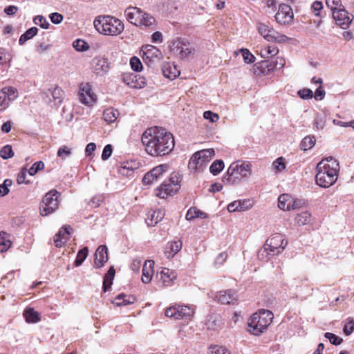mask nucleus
Instances as JSON below:
<instances>
[{
  "mask_svg": "<svg viewBox=\"0 0 354 354\" xmlns=\"http://www.w3.org/2000/svg\"><path fill=\"white\" fill-rule=\"evenodd\" d=\"M142 143L146 152L151 156H163L174 149L173 135L166 129L155 127L147 129L142 135Z\"/></svg>",
  "mask_w": 354,
  "mask_h": 354,
  "instance_id": "obj_1",
  "label": "nucleus"
},
{
  "mask_svg": "<svg viewBox=\"0 0 354 354\" xmlns=\"http://www.w3.org/2000/svg\"><path fill=\"white\" fill-rule=\"evenodd\" d=\"M315 180L317 185L323 188L332 186L337 179L339 165L332 156L327 157L317 165Z\"/></svg>",
  "mask_w": 354,
  "mask_h": 354,
  "instance_id": "obj_2",
  "label": "nucleus"
},
{
  "mask_svg": "<svg viewBox=\"0 0 354 354\" xmlns=\"http://www.w3.org/2000/svg\"><path fill=\"white\" fill-rule=\"evenodd\" d=\"M273 314L268 310H259L254 313L248 320V331L254 335H260L271 324Z\"/></svg>",
  "mask_w": 354,
  "mask_h": 354,
  "instance_id": "obj_3",
  "label": "nucleus"
},
{
  "mask_svg": "<svg viewBox=\"0 0 354 354\" xmlns=\"http://www.w3.org/2000/svg\"><path fill=\"white\" fill-rule=\"evenodd\" d=\"M94 26L99 32L105 35H118L124 30L122 21L111 16H99L95 19Z\"/></svg>",
  "mask_w": 354,
  "mask_h": 354,
  "instance_id": "obj_4",
  "label": "nucleus"
},
{
  "mask_svg": "<svg viewBox=\"0 0 354 354\" xmlns=\"http://www.w3.org/2000/svg\"><path fill=\"white\" fill-rule=\"evenodd\" d=\"M252 174V165L248 161L232 162L227 169L226 175L223 177V182L234 184L239 181V177L248 178Z\"/></svg>",
  "mask_w": 354,
  "mask_h": 354,
  "instance_id": "obj_5",
  "label": "nucleus"
},
{
  "mask_svg": "<svg viewBox=\"0 0 354 354\" xmlns=\"http://www.w3.org/2000/svg\"><path fill=\"white\" fill-rule=\"evenodd\" d=\"M213 149H203L195 152L191 157L188 167L192 170L202 171L214 156Z\"/></svg>",
  "mask_w": 354,
  "mask_h": 354,
  "instance_id": "obj_6",
  "label": "nucleus"
},
{
  "mask_svg": "<svg viewBox=\"0 0 354 354\" xmlns=\"http://www.w3.org/2000/svg\"><path fill=\"white\" fill-rule=\"evenodd\" d=\"M59 195L60 194L55 189H52L46 194L42 200V205L40 207L42 216L52 214L58 208V198Z\"/></svg>",
  "mask_w": 354,
  "mask_h": 354,
  "instance_id": "obj_7",
  "label": "nucleus"
},
{
  "mask_svg": "<svg viewBox=\"0 0 354 354\" xmlns=\"http://www.w3.org/2000/svg\"><path fill=\"white\" fill-rule=\"evenodd\" d=\"M257 29L258 30L259 33L266 40L270 42H285L288 39L286 35L279 33L272 27L268 26L264 23L257 22Z\"/></svg>",
  "mask_w": 354,
  "mask_h": 354,
  "instance_id": "obj_8",
  "label": "nucleus"
},
{
  "mask_svg": "<svg viewBox=\"0 0 354 354\" xmlns=\"http://www.w3.org/2000/svg\"><path fill=\"white\" fill-rule=\"evenodd\" d=\"M179 188L178 179L171 177L169 180H165L160 187L155 189V194L160 198H166L169 196L176 194Z\"/></svg>",
  "mask_w": 354,
  "mask_h": 354,
  "instance_id": "obj_9",
  "label": "nucleus"
},
{
  "mask_svg": "<svg viewBox=\"0 0 354 354\" xmlns=\"http://www.w3.org/2000/svg\"><path fill=\"white\" fill-rule=\"evenodd\" d=\"M194 314V309L189 306L175 305L166 309L165 315L175 319H190Z\"/></svg>",
  "mask_w": 354,
  "mask_h": 354,
  "instance_id": "obj_10",
  "label": "nucleus"
},
{
  "mask_svg": "<svg viewBox=\"0 0 354 354\" xmlns=\"http://www.w3.org/2000/svg\"><path fill=\"white\" fill-rule=\"evenodd\" d=\"M169 48L174 54L179 55L181 58H187L194 50L192 45L186 39L182 38H178L172 41Z\"/></svg>",
  "mask_w": 354,
  "mask_h": 354,
  "instance_id": "obj_11",
  "label": "nucleus"
},
{
  "mask_svg": "<svg viewBox=\"0 0 354 354\" xmlns=\"http://www.w3.org/2000/svg\"><path fill=\"white\" fill-rule=\"evenodd\" d=\"M288 244V241L285 236L281 234H276L272 235L270 238L266 240L265 245L269 249V252L272 255H275L281 253Z\"/></svg>",
  "mask_w": 354,
  "mask_h": 354,
  "instance_id": "obj_12",
  "label": "nucleus"
},
{
  "mask_svg": "<svg viewBox=\"0 0 354 354\" xmlns=\"http://www.w3.org/2000/svg\"><path fill=\"white\" fill-rule=\"evenodd\" d=\"M18 97V91L13 86H6L0 90V111L6 110L10 103Z\"/></svg>",
  "mask_w": 354,
  "mask_h": 354,
  "instance_id": "obj_13",
  "label": "nucleus"
},
{
  "mask_svg": "<svg viewBox=\"0 0 354 354\" xmlns=\"http://www.w3.org/2000/svg\"><path fill=\"white\" fill-rule=\"evenodd\" d=\"M140 53L145 63L148 66L152 65L156 60L162 58L161 51L157 47L149 44L143 46Z\"/></svg>",
  "mask_w": 354,
  "mask_h": 354,
  "instance_id": "obj_14",
  "label": "nucleus"
},
{
  "mask_svg": "<svg viewBox=\"0 0 354 354\" xmlns=\"http://www.w3.org/2000/svg\"><path fill=\"white\" fill-rule=\"evenodd\" d=\"M64 91L59 86L49 88L42 93V97L51 106L59 105L63 101Z\"/></svg>",
  "mask_w": 354,
  "mask_h": 354,
  "instance_id": "obj_15",
  "label": "nucleus"
},
{
  "mask_svg": "<svg viewBox=\"0 0 354 354\" xmlns=\"http://www.w3.org/2000/svg\"><path fill=\"white\" fill-rule=\"evenodd\" d=\"M79 100L81 103L87 106H91L96 102L97 96L92 91L91 86L88 83L81 84Z\"/></svg>",
  "mask_w": 354,
  "mask_h": 354,
  "instance_id": "obj_16",
  "label": "nucleus"
},
{
  "mask_svg": "<svg viewBox=\"0 0 354 354\" xmlns=\"http://www.w3.org/2000/svg\"><path fill=\"white\" fill-rule=\"evenodd\" d=\"M276 70L274 61L263 60L254 64L253 72L257 76H266Z\"/></svg>",
  "mask_w": 354,
  "mask_h": 354,
  "instance_id": "obj_17",
  "label": "nucleus"
},
{
  "mask_svg": "<svg viewBox=\"0 0 354 354\" xmlns=\"http://www.w3.org/2000/svg\"><path fill=\"white\" fill-rule=\"evenodd\" d=\"M292 17L293 12L291 7L285 3L281 4L275 15L276 21L281 24H285L290 22Z\"/></svg>",
  "mask_w": 354,
  "mask_h": 354,
  "instance_id": "obj_18",
  "label": "nucleus"
},
{
  "mask_svg": "<svg viewBox=\"0 0 354 354\" xmlns=\"http://www.w3.org/2000/svg\"><path fill=\"white\" fill-rule=\"evenodd\" d=\"M333 16L336 24L342 28H347L352 21V18L348 16V13L344 9H338L333 12Z\"/></svg>",
  "mask_w": 354,
  "mask_h": 354,
  "instance_id": "obj_19",
  "label": "nucleus"
},
{
  "mask_svg": "<svg viewBox=\"0 0 354 354\" xmlns=\"http://www.w3.org/2000/svg\"><path fill=\"white\" fill-rule=\"evenodd\" d=\"M142 10L138 7H128L125 11L124 14L126 15L127 19L132 24L138 26L141 23L142 20L140 19L142 16Z\"/></svg>",
  "mask_w": 354,
  "mask_h": 354,
  "instance_id": "obj_20",
  "label": "nucleus"
},
{
  "mask_svg": "<svg viewBox=\"0 0 354 354\" xmlns=\"http://www.w3.org/2000/svg\"><path fill=\"white\" fill-rule=\"evenodd\" d=\"M72 228L70 225L62 227L54 236V243L57 248H61L68 239Z\"/></svg>",
  "mask_w": 354,
  "mask_h": 354,
  "instance_id": "obj_21",
  "label": "nucleus"
},
{
  "mask_svg": "<svg viewBox=\"0 0 354 354\" xmlns=\"http://www.w3.org/2000/svg\"><path fill=\"white\" fill-rule=\"evenodd\" d=\"M107 248L104 245H100L95 253L94 266L96 268L104 266L108 261Z\"/></svg>",
  "mask_w": 354,
  "mask_h": 354,
  "instance_id": "obj_22",
  "label": "nucleus"
},
{
  "mask_svg": "<svg viewBox=\"0 0 354 354\" xmlns=\"http://www.w3.org/2000/svg\"><path fill=\"white\" fill-rule=\"evenodd\" d=\"M216 297L222 304H234L237 300L236 292L232 290L219 291Z\"/></svg>",
  "mask_w": 354,
  "mask_h": 354,
  "instance_id": "obj_23",
  "label": "nucleus"
},
{
  "mask_svg": "<svg viewBox=\"0 0 354 354\" xmlns=\"http://www.w3.org/2000/svg\"><path fill=\"white\" fill-rule=\"evenodd\" d=\"M92 68L93 73L97 75H103L106 73L109 69V64L106 59L95 57L92 61Z\"/></svg>",
  "mask_w": 354,
  "mask_h": 354,
  "instance_id": "obj_24",
  "label": "nucleus"
},
{
  "mask_svg": "<svg viewBox=\"0 0 354 354\" xmlns=\"http://www.w3.org/2000/svg\"><path fill=\"white\" fill-rule=\"evenodd\" d=\"M154 262L152 260L146 261L142 267V281L145 283H149L152 279Z\"/></svg>",
  "mask_w": 354,
  "mask_h": 354,
  "instance_id": "obj_25",
  "label": "nucleus"
},
{
  "mask_svg": "<svg viewBox=\"0 0 354 354\" xmlns=\"http://www.w3.org/2000/svg\"><path fill=\"white\" fill-rule=\"evenodd\" d=\"M164 216V211L160 209L149 212L146 218V223L149 226H154L162 221Z\"/></svg>",
  "mask_w": 354,
  "mask_h": 354,
  "instance_id": "obj_26",
  "label": "nucleus"
},
{
  "mask_svg": "<svg viewBox=\"0 0 354 354\" xmlns=\"http://www.w3.org/2000/svg\"><path fill=\"white\" fill-rule=\"evenodd\" d=\"M136 301V297L133 295H127L125 294L118 295L113 301L117 306H127L133 304Z\"/></svg>",
  "mask_w": 354,
  "mask_h": 354,
  "instance_id": "obj_27",
  "label": "nucleus"
},
{
  "mask_svg": "<svg viewBox=\"0 0 354 354\" xmlns=\"http://www.w3.org/2000/svg\"><path fill=\"white\" fill-rule=\"evenodd\" d=\"M183 243L180 241H172L168 243V247L165 252L167 259L172 258L182 248Z\"/></svg>",
  "mask_w": 354,
  "mask_h": 354,
  "instance_id": "obj_28",
  "label": "nucleus"
},
{
  "mask_svg": "<svg viewBox=\"0 0 354 354\" xmlns=\"http://www.w3.org/2000/svg\"><path fill=\"white\" fill-rule=\"evenodd\" d=\"M23 315L28 323H37L40 321L39 313L32 308H26L24 311Z\"/></svg>",
  "mask_w": 354,
  "mask_h": 354,
  "instance_id": "obj_29",
  "label": "nucleus"
},
{
  "mask_svg": "<svg viewBox=\"0 0 354 354\" xmlns=\"http://www.w3.org/2000/svg\"><path fill=\"white\" fill-rule=\"evenodd\" d=\"M222 319L218 315H209L206 322V326L208 330H216L221 327Z\"/></svg>",
  "mask_w": 354,
  "mask_h": 354,
  "instance_id": "obj_30",
  "label": "nucleus"
},
{
  "mask_svg": "<svg viewBox=\"0 0 354 354\" xmlns=\"http://www.w3.org/2000/svg\"><path fill=\"white\" fill-rule=\"evenodd\" d=\"M115 274V269L111 266L107 272L105 274L103 280V291L106 292L110 288L113 283V280Z\"/></svg>",
  "mask_w": 354,
  "mask_h": 354,
  "instance_id": "obj_31",
  "label": "nucleus"
},
{
  "mask_svg": "<svg viewBox=\"0 0 354 354\" xmlns=\"http://www.w3.org/2000/svg\"><path fill=\"white\" fill-rule=\"evenodd\" d=\"M162 70L165 77L169 79H174L180 74V72L176 69V66L171 65L169 63L165 64L162 66Z\"/></svg>",
  "mask_w": 354,
  "mask_h": 354,
  "instance_id": "obj_32",
  "label": "nucleus"
},
{
  "mask_svg": "<svg viewBox=\"0 0 354 354\" xmlns=\"http://www.w3.org/2000/svg\"><path fill=\"white\" fill-rule=\"evenodd\" d=\"M11 245L10 234L3 231L0 232V252L7 251Z\"/></svg>",
  "mask_w": 354,
  "mask_h": 354,
  "instance_id": "obj_33",
  "label": "nucleus"
},
{
  "mask_svg": "<svg viewBox=\"0 0 354 354\" xmlns=\"http://www.w3.org/2000/svg\"><path fill=\"white\" fill-rule=\"evenodd\" d=\"M292 196L288 194H283L278 198V207L282 210H290Z\"/></svg>",
  "mask_w": 354,
  "mask_h": 354,
  "instance_id": "obj_34",
  "label": "nucleus"
},
{
  "mask_svg": "<svg viewBox=\"0 0 354 354\" xmlns=\"http://www.w3.org/2000/svg\"><path fill=\"white\" fill-rule=\"evenodd\" d=\"M295 221L299 226L307 225L311 221V214L308 211L302 212L296 216Z\"/></svg>",
  "mask_w": 354,
  "mask_h": 354,
  "instance_id": "obj_35",
  "label": "nucleus"
},
{
  "mask_svg": "<svg viewBox=\"0 0 354 354\" xmlns=\"http://www.w3.org/2000/svg\"><path fill=\"white\" fill-rule=\"evenodd\" d=\"M38 32V28L36 27H32L28 29L24 34H22L19 39V44L24 45L26 41L32 39Z\"/></svg>",
  "mask_w": 354,
  "mask_h": 354,
  "instance_id": "obj_36",
  "label": "nucleus"
},
{
  "mask_svg": "<svg viewBox=\"0 0 354 354\" xmlns=\"http://www.w3.org/2000/svg\"><path fill=\"white\" fill-rule=\"evenodd\" d=\"M119 115V112L112 108L106 109L103 113L104 120L108 123H112L116 120Z\"/></svg>",
  "mask_w": 354,
  "mask_h": 354,
  "instance_id": "obj_37",
  "label": "nucleus"
},
{
  "mask_svg": "<svg viewBox=\"0 0 354 354\" xmlns=\"http://www.w3.org/2000/svg\"><path fill=\"white\" fill-rule=\"evenodd\" d=\"M279 53V49L274 45L267 46L261 49L260 55L262 57L268 58L276 55Z\"/></svg>",
  "mask_w": 354,
  "mask_h": 354,
  "instance_id": "obj_38",
  "label": "nucleus"
},
{
  "mask_svg": "<svg viewBox=\"0 0 354 354\" xmlns=\"http://www.w3.org/2000/svg\"><path fill=\"white\" fill-rule=\"evenodd\" d=\"M140 19L142 20L139 26L151 27L156 23V19L151 15L142 10Z\"/></svg>",
  "mask_w": 354,
  "mask_h": 354,
  "instance_id": "obj_39",
  "label": "nucleus"
},
{
  "mask_svg": "<svg viewBox=\"0 0 354 354\" xmlns=\"http://www.w3.org/2000/svg\"><path fill=\"white\" fill-rule=\"evenodd\" d=\"M137 75L135 74H125L123 76V82L131 88H138V86H140V84H136Z\"/></svg>",
  "mask_w": 354,
  "mask_h": 354,
  "instance_id": "obj_40",
  "label": "nucleus"
},
{
  "mask_svg": "<svg viewBox=\"0 0 354 354\" xmlns=\"http://www.w3.org/2000/svg\"><path fill=\"white\" fill-rule=\"evenodd\" d=\"M196 218H205V214L196 207H191L185 215V218L188 221Z\"/></svg>",
  "mask_w": 354,
  "mask_h": 354,
  "instance_id": "obj_41",
  "label": "nucleus"
},
{
  "mask_svg": "<svg viewBox=\"0 0 354 354\" xmlns=\"http://www.w3.org/2000/svg\"><path fill=\"white\" fill-rule=\"evenodd\" d=\"M315 138L314 136H306L301 141L300 147L302 150L306 151L311 149L315 144Z\"/></svg>",
  "mask_w": 354,
  "mask_h": 354,
  "instance_id": "obj_42",
  "label": "nucleus"
},
{
  "mask_svg": "<svg viewBox=\"0 0 354 354\" xmlns=\"http://www.w3.org/2000/svg\"><path fill=\"white\" fill-rule=\"evenodd\" d=\"M88 254V250L87 247L80 250L77 252L76 259L75 260V266H80L84 261Z\"/></svg>",
  "mask_w": 354,
  "mask_h": 354,
  "instance_id": "obj_43",
  "label": "nucleus"
},
{
  "mask_svg": "<svg viewBox=\"0 0 354 354\" xmlns=\"http://www.w3.org/2000/svg\"><path fill=\"white\" fill-rule=\"evenodd\" d=\"M224 168V162L221 160H216L209 167L210 172L216 176Z\"/></svg>",
  "mask_w": 354,
  "mask_h": 354,
  "instance_id": "obj_44",
  "label": "nucleus"
},
{
  "mask_svg": "<svg viewBox=\"0 0 354 354\" xmlns=\"http://www.w3.org/2000/svg\"><path fill=\"white\" fill-rule=\"evenodd\" d=\"M168 167L169 166L167 165L162 164L153 168L149 172L151 173L152 176H153V178L156 180L168 169Z\"/></svg>",
  "mask_w": 354,
  "mask_h": 354,
  "instance_id": "obj_45",
  "label": "nucleus"
},
{
  "mask_svg": "<svg viewBox=\"0 0 354 354\" xmlns=\"http://www.w3.org/2000/svg\"><path fill=\"white\" fill-rule=\"evenodd\" d=\"M13 156H14V152L12 151V147L9 145L4 146L0 150V156L4 160L10 158Z\"/></svg>",
  "mask_w": 354,
  "mask_h": 354,
  "instance_id": "obj_46",
  "label": "nucleus"
},
{
  "mask_svg": "<svg viewBox=\"0 0 354 354\" xmlns=\"http://www.w3.org/2000/svg\"><path fill=\"white\" fill-rule=\"evenodd\" d=\"M230 351L224 346L217 345L209 348L208 354H230Z\"/></svg>",
  "mask_w": 354,
  "mask_h": 354,
  "instance_id": "obj_47",
  "label": "nucleus"
},
{
  "mask_svg": "<svg viewBox=\"0 0 354 354\" xmlns=\"http://www.w3.org/2000/svg\"><path fill=\"white\" fill-rule=\"evenodd\" d=\"M44 169V163L42 161H38L35 162L31 167L28 170V173L30 176H34L39 171H41Z\"/></svg>",
  "mask_w": 354,
  "mask_h": 354,
  "instance_id": "obj_48",
  "label": "nucleus"
},
{
  "mask_svg": "<svg viewBox=\"0 0 354 354\" xmlns=\"http://www.w3.org/2000/svg\"><path fill=\"white\" fill-rule=\"evenodd\" d=\"M128 165H129L128 163L124 164V165H122L118 169V173L120 175L129 177L133 174L134 170L133 169L132 167H129Z\"/></svg>",
  "mask_w": 354,
  "mask_h": 354,
  "instance_id": "obj_49",
  "label": "nucleus"
},
{
  "mask_svg": "<svg viewBox=\"0 0 354 354\" xmlns=\"http://www.w3.org/2000/svg\"><path fill=\"white\" fill-rule=\"evenodd\" d=\"M324 337L330 341V344L335 346L341 344L343 342L341 337L331 333H326Z\"/></svg>",
  "mask_w": 354,
  "mask_h": 354,
  "instance_id": "obj_50",
  "label": "nucleus"
},
{
  "mask_svg": "<svg viewBox=\"0 0 354 354\" xmlns=\"http://www.w3.org/2000/svg\"><path fill=\"white\" fill-rule=\"evenodd\" d=\"M73 46L77 51H84L88 48V44L84 40L80 39L75 40L73 43Z\"/></svg>",
  "mask_w": 354,
  "mask_h": 354,
  "instance_id": "obj_51",
  "label": "nucleus"
},
{
  "mask_svg": "<svg viewBox=\"0 0 354 354\" xmlns=\"http://www.w3.org/2000/svg\"><path fill=\"white\" fill-rule=\"evenodd\" d=\"M33 21L36 25L39 26L44 29H47L49 26V23L47 21L46 18L41 15L36 16L34 18Z\"/></svg>",
  "mask_w": 354,
  "mask_h": 354,
  "instance_id": "obj_52",
  "label": "nucleus"
},
{
  "mask_svg": "<svg viewBox=\"0 0 354 354\" xmlns=\"http://www.w3.org/2000/svg\"><path fill=\"white\" fill-rule=\"evenodd\" d=\"M297 95L303 100H308L313 97V92L310 88H304L299 90Z\"/></svg>",
  "mask_w": 354,
  "mask_h": 354,
  "instance_id": "obj_53",
  "label": "nucleus"
},
{
  "mask_svg": "<svg viewBox=\"0 0 354 354\" xmlns=\"http://www.w3.org/2000/svg\"><path fill=\"white\" fill-rule=\"evenodd\" d=\"M130 65L134 71H140L142 68V64L140 59L137 57H133L130 59Z\"/></svg>",
  "mask_w": 354,
  "mask_h": 354,
  "instance_id": "obj_54",
  "label": "nucleus"
},
{
  "mask_svg": "<svg viewBox=\"0 0 354 354\" xmlns=\"http://www.w3.org/2000/svg\"><path fill=\"white\" fill-rule=\"evenodd\" d=\"M354 330V319L348 318L344 324L343 332L346 335H350Z\"/></svg>",
  "mask_w": 354,
  "mask_h": 354,
  "instance_id": "obj_55",
  "label": "nucleus"
},
{
  "mask_svg": "<svg viewBox=\"0 0 354 354\" xmlns=\"http://www.w3.org/2000/svg\"><path fill=\"white\" fill-rule=\"evenodd\" d=\"M241 51L243 60L245 63H252L254 62V56L248 49L243 48Z\"/></svg>",
  "mask_w": 354,
  "mask_h": 354,
  "instance_id": "obj_56",
  "label": "nucleus"
},
{
  "mask_svg": "<svg viewBox=\"0 0 354 354\" xmlns=\"http://www.w3.org/2000/svg\"><path fill=\"white\" fill-rule=\"evenodd\" d=\"M269 254L272 255V253L269 252V249L264 245L263 248L259 250L257 256L260 260L266 261H268V256Z\"/></svg>",
  "mask_w": 354,
  "mask_h": 354,
  "instance_id": "obj_57",
  "label": "nucleus"
},
{
  "mask_svg": "<svg viewBox=\"0 0 354 354\" xmlns=\"http://www.w3.org/2000/svg\"><path fill=\"white\" fill-rule=\"evenodd\" d=\"M272 166L275 170H277L278 171H281L286 167L284 158L283 157H279V158H277L273 162Z\"/></svg>",
  "mask_w": 354,
  "mask_h": 354,
  "instance_id": "obj_58",
  "label": "nucleus"
},
{
  "mask_svg": "<svg viewBox=\"0 0 354 354\" xmlns=\"http://www.w3.org/2000/svg\"><path fill=\"white\" fill-rule=\"evenodd\" d=\"M227 258V254L225 252L220 253L215 259L214 265L218 268L221 266Z\"/></svg>",
  "mask_w": 354,
  "mask_h": 354,
  "instance_id": "obj_59",
  "label": "nucleus"
},
{
  "mask_svg": "<svg viewBox=\"0 0 354 354\" xmlns=\"http://www.w3.org/2000/svg\"><path fill=\"white\" fill-rule=\"evenodd\" d=\"M27 169L26 168L22 169L17 175V181L19 184H28L29 180H26L27 176Z\"/></svg>",
  "mask_w": 354,
  "mask_h": 354,
  "instance_id": "obj_60",
  "label": "nucleus"
},
{
  "mask_svg": "<svg viewBox=\"0 0 354 354\" xmlns=\"http://www.w3.org/2000/svg\"><path fill=\"white\" fill-rule=\"evenodd\" d=\"M326 3L328 8L333 10V12L341 6V0H326Z\"/></svg>",
  "mask_w": 354,
  "mask_h": 354,
  "instance_id": "obj_61",
  "label": "nucleus"
},
{
  "mask_svg": "<svg viewBox=\"0 0 354 354\" xmlns=\"http://www.w3.org/2000/svg\"><path fill=\"white\" fill-rule=\"evenodd\" d=\"M71 154V149L66 147L62 146L57 151V156L64 158L69 156Z\"/></svg>",
  "mask_w": 354,
  "mask_h": 354,
  "instance_id": "obj_62",
  "label": "nucleus"
},
{
  "mask_svg": "<svg viewBox=\"0 0 354 354\" xmlns=\"http://www.w3.org/2000/svg\"><path fill=\"white\" fill-rule=\"evenodd\" d=\"M305 205V201L302 199H294L292 198V201L290 205V210H295L303 207Z\"/></svg>",
  "mask_w": 354,
  "mask_h": 354,
  "instance_id": "obj_63",
  "label": "nucleus"
},
{
  "mask_svg": "<svg viewBox=\"0 0 354 354\" xmlns=\"http://www.w3.org/2000/svg\"><path fill=\"white\" fill-rule=\"evenodd\" d=\"M112 151H113L112 146L109 144L106 145L103 149L102 153V159L103 160H108L110 158V156H111Z\"/></svg>",
  "mask_w": 354,
  "mask_h": 354,
  "instance_id": "obj_64",
  "label": "nucleus"
}]
</instances>
